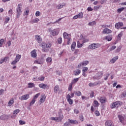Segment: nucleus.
<instances>
[{"label":"nucleus","instance_id":"20","mask_svg":"<svg viewBox=\"0 0 126 126\" xmlns=\"http://www.w3.org/2000/svg\"><path fill=\"white\" fill-rule=\"evenodd\" d=\"M122 26H124V23L122 22H119L115 24V27L117 29H119V28H121Z\"/></svg>","mask_w":126,"mask_h":126},{"label":"nucleus","instance_id":"5","mask_svg":"<svg viewBox=\"0 0 126 126\" xmlns=\"http://www.w3.org/2000/svg\"><path fill=\"white\" fill-rule=\"evenodd\" d=\"M123 105V103L120 101H116L112 103L110 105V108L111 109H115V108H118L120 107V106H122Z\"/></svg>","mask_w":126,"mask_h":126},{"label":"nucleus","instance_id":"13","mask_svg":"<svg viewBox=\"0 0 126 126\" xmlns=\"http://www.w3.org/2000/svg\"><path fill=\"white\" fill-rule=\"evenodd\" d=\"M66 99L67 102L69 103L70 105H72V104H73V100L71 99V96H70V95H69V94L67 95Z\"/></svg>","mask_w":126,"mask_h":126},{"label":"nucleus","instance_id":"40","mask_svg":"<svg viewBox=\"0 0 126 126\" xmlns=\"http://www.w3.org/2000/svg\"><path fill=\"white\" fill-rule=\"evenodd\" d=\"M8 59H9V58L6 57L2 58V60H3V63H7V62H8Z\"/></svg>","mask_w":126,"mask_h":126},{"label":"nucleus","instance_id":"50","mask_svg":"<svg viewBox=\"0 0 126 126\" xmlns=\"http://www.w3.org/2000/svg\"><path fill=\"white\" fill-rule=\"evenodd\" d=\"M100 7H102V6H101V5L95 6L94 7V10H98Z\"/></svg>","mask_w":126,"mask_h":126},{"label":"nucleus","instance_id":"51","mask_svg":"<svg viewBox=\"0 0 126 126\" xmlns=\"http://www.w3.org/2000/svg\"><path fill=\"white\" fill-rule=\"evenodd\" d=\"M39 15H41V12L39 11H37L35 12V16H36V17H38Z\"/></svg>","mask_w":126,"mask_h":126},{"label":"nucleus","instance_id":"61","mask_svg":"<svg viewBox=\"0 0 126 126\" xmlns=\"http://www.w3.org/2000/svg\"><path fill=\"white\" fill-rule=\"evenodd\" d=\"M117 48V46L114 45L112 46L111 48H110V51H114V50H115V49H116Z\"/></svg>","mask_w":126,"mask_h":126},{"label":"nucleus","instance_id":"27","mask_svg":"<svg viewBox=\"0 0 126 126\" xmlns=\"http://www.w3.org/2000/svg\"><path fill=\"white\" fill-rule=\"evenodd\" d=\"M54 93H58V91H60V86L58 85H56L54 88Z\"/></svg>","mask_w":126,"mask_h":126},{"label":"nucleus","instance_id":"7","mask_svg":"<svg viewBox=\"0 0 126 126\" xmlns=\"http://www.w3.org/2000/svg\"><path fill=\"white\" fill-rule=\"evenodd\" d=\"M99 107V102H98V101L95 100L94 101V105H92L91 107V111L92 112H94L95 111V109H94V107Z\"/></svg>","mask_w":126,"mask_h":126},{"label":"nucleus","instance_id":"6","mask_svg":"<svg viewBox=\"0 0 126 126\" xmlns=\"http://www.w3.org/2000/svg\"><path fill=\"white\" fill-rule=\"evenodd\" d=\"M18 7L16 9L17 11V18H19V16L21 15V13H22V11H21V5L20 4H19L18 5Z\"/></svg>","mask_w":126,"mask_h":126},{"label":"nucleus","instance_id":"24","mask_svg":"<svg viewBox=\"0 0 126 126\" xmlns=\"http://www.w3.org/2000/svg\"><path fill=\"white\" fill-rule=\"evenodd\" d=\"M99 84H100V83L98 82L94 83H90L89 84V86H90V87H93L94 86H97V85H99Z\"/></svg>","mask_w":126,"mask_h":126},{"label":"nucleus","instance_id":"58","mask_svg":"<svg viewBox=\"0 0 126 126\" xmlns=\"http://www.w3.org/2000/svg\"><path fill=\"white\" fill-rule=\"evenodd\" d=\"M6 44L8 45V47H10V46H11V41H8L6 43Z\"/></svg>","mask_w":126,"mask_h":126},{"label":"nucleus","instance_id":"16","mask_svg":"<svg viewBox=\"0 0 126 126\" xmlns=\"http://www.w3.org/2000/svg\"><path fill=\"white\" fill-rule=\"evenodd\" d=\"M102 75H103V72L99 71L96 74L95 76V78H96V79H100L101 77H102Z\"/></svg>","mask_w":126,"mask_h":126},{"label":"nucleus","instance_id":"63","mask_svg":"<svg viewBox=\"0 0 126 126\" xmlns=\"http://www.w3.org/2000/svg\"><path fill=\"white\" fill-rule=\"evenodd\" d=\"M17 63H18V62L15 59V60L11 63V64H16Z\"/></svg>","mask_w":126,"mask_h":126},{"label":"nucleus","instance_id":"49","mask_svg":"<svg viewBox=\"0 0 126 126\" xmlns=\"http://www.w3.org/2000/svg\"><path fill=\"white\" fill-rule=\"evenodd\" d=\"M9 20H10V18H9V17H6L5 19L4 23H5V24L8 23V21H9Z\"/></svg>","mask_w":126,"mask_h":126},{"label":"nucleus","instance_id":"1","mask_svg":"<svg viewBox=\"0 0 126 126\" xmlns=\"http://www.w3.org/2000/svg\"><path fill=\"white\" fill-rule=\"evenodd\" d=\"M63 119V111L62 109H60L58 111V117H51L50 120L51 121H55L58 123L61 122Z\"/></svg>","mask_w":126,"mask_h":126},{"label":"nucleus","instance_id":"8","mask_svg":"<svg viewBox=\"0 0 126 126\" xmlns=\"http://www.w3.org/2000/svg\"><path fill=\"white\" fill-rule=\"evenodd\" d=\"M88 63H89V62L88 61H83V62L79 63L78 67V68H80L81 67H83V66H86Z\"/></svg>","mask_w":126,"mask_h":126},{"label":"nucleus","instance_id":"59","mask_svg":"<svg viewBox=\"0 0 126 126\" xmlns=\"http://www.w3.org/2000/svg\"><path fill=\"white\" fill-rule=\"evenodd\" d=\"M122 36H123V33L120 32V33L118 34V35L119 40H121V38H122Z\"/></svg>","mask_w":126,"mask_h":126},{"label":"nucleus","instance_id":"33","mask_svg":"<svg viewBox=\"0 0 126 126\" xmlns=\"http://www.w3.org/2000/svg\"><path fill=\"white\" fill-rule=\"evenodd\" d=\"M79 80V78H75V79L72 80L71 83L72 85L76 83V82H77V81H78Z\"/></svg>","mask_w":126,"mask_h":126},{"label":"nucleus","instance_id":"9","mask_svg":"<svg viewBox=\"0 0 126 126\" xmlns=\"http://www.w3.org/2000/svg\"><path fill=\"white\" fill-rule=\"evenodd\" d=\"M97 100H98V101H99V102H101V104H104V103H106V102H107V98L103 96L98 97Z\"/></svg>","mask_w":126,"mask_h":126},{"label":"nucleus","instance_id":"10","mask_svg":"<svg viewBox=\"0 0 126 126\" xmlns=\"http://www.w3.org/2000/svg\"><path fill=\"white\" fill-rule=\"evenodd\" d=\"M30 98V95L29 94H26L25 95H22L21 97H19L20 100H28Z\"/></svg>","mask_w":126,"mask_h":126},{"label":"nucleus","instance_id":"36","mask_svg":"<svg viewBox=\"0 0 126 126\" xmlns=\"http://www.w3.org/2000/svg\"><path fill=\"white\" fill-rule=\"evenodd\" d=\"M38 81H44L45 80V77L44 76H40L37 78Z\"/></svg>","mask_w":126,"mask_h":126},{"label":"nucleus","instance_id":"54","mask_svg":"<svg viewBox=\"0 0 126 126\" xmlns=\"http://www.w3.org/2000/svg\"><path fill=\"white\" fill-rule=\"evenodd\" d=\"M68 90L69 91H71L72 90V84L70 83L68 87Z\"/></svg>","mask_w":126,"mask_h":126},{"label":"nucleus","instance_id":"57","mask_svg":"<svg viewBox=\"0 0 126 126\" xmlns=\"http://www.w3.org/2000/svg\"><path fill=\"white\" fill-rule=\"evenodd\" d=\"M88 70V67H84L82 70V72H86Z\"/></svg>","mask_w":126,"mask_h":126},{"label":"nucleus","instance_id":"12","mask_svg":"<svg viewBox=\"0 0 126 126\" xmlns=\"http://www.w3.org/2000/svg\"><path fill=\"white\" fill-rule=\"evenodd\" d=\"M19 112H20V110L19 109H16L15 110H14L13 111V115L11 116V119H15V117H16V115L17 114H19Z\"/></svg>","mask_w":126,"mask_h":126},{"label":"nucleus","instance_id":"28","mask_svg":"<svg viewBox=\"0 0 126 126\" xmlns=\"http://www.w3.org/2000/svg\"><path fill=\"white\" fill-rule=\"evenodd\" d=\"M75 47H76V43L75 42H73L71 46V51L72 52H74V50H75Z\"/></svg>","mask_w":126,"mask_h":126},{"label":"nucleus","instance_id":"35","mask_svg":"<svg viewBox=\"0 0 126 126\" xmlns=\"http://www.w3.org/2000/svg\"><path fill=\"white\" fill-rule=\"evenodd\" d=\"M112 37L110 36L109 35L104 37V40H107L108 41H112Z\"/></svg>","mask_w":126,"mask_h":126},{"label":"nucleus","instance_id":"48","mask_svg":"<svg viewBox=\"0 0 126 126\" xmlns=\"http://www.w3.org/2000/svg\"><path fill=\"white\" fill-rule=\"evenodd\" d=\"M82 46H83V44H81L79 41H77V48H81Z\"/></svg>","mask_w":126,"mask_h":126},{"label":"nucleus","instance_id":"29","mask_svg":"<svg viewBox=\"0 0 126 126\" xmlns=\"http://www.w3.org/2000/svg\"><path fill=\"white\" fill-rule=\"evenodd\" d=\"M105 126H114L113 122L111 121H107L105 122Z\"/></svg>","mask_w":126,"mask_h":126},{"label":"nucleus","instance_id":"52","mask_svg":"<svg viewBox=\"0 0 126 126\" xmlns=\"http://www.w3.org/2000/svg\"><path fill=\"white\" fill-rule=\"evenodd\" d=\"M63 42V39L62 37H59L58 39V43L59 44H62V42Z\"/></svg>","mask_w":126,"mask_h":126},{"label":"nucleus","instance_id":"55","mask_svg":"<svg viewBox=\"0 0 126 126\" xmlns=\"http://www.w3.org/2000/svg\"><path fill=\"white\" fill-rule=\"evenodd\" d=\"M79 120L81 121V122H83V121H84V117H83V115H81L79 117Z\"/></svg>","mask_w":126,"mask_h":126},{"label":"nucleus","instance_id":"44","mask_svg":"<svg viewBox=\"0 0 126 126\" xmlns=\"http://www.w3.org/2000/svg\"><path fill=\"white\" fill-rule=\"evenodd\" d=\"M125 9V7H123L122 8H119L117 9V12L118 13H121L122 11H123Z\"/></svg>","mask_w":126,"mask_h":126},{"label":"nucleus","instance_id":"19","mask_svg":"<svg viewBox=\"0 0 126 126\" xmlns=\"http://www.w3.org/2000/svg\"><path fill=\"white\" fill-rule=\"evenodd\" d=\"M103 34H110L112 33V30L108 29V28H105L102 31Z\"/></svg>","mask_w":126,"mask_h":126},{"label":"nucleus","instance_id":"38","mask_svg":"<svg viewBox=\"0 0 126 126\" xmlns=\"http://www.w3.org/2000/svg\"><path fill=\"white\" fill-rule=\"evenodd\" d=\"M5 117H7V118H8V115H1L0 117V119L2 120H5Z\"/></svg>","mask_w":126,"mask_h":126},{"label":"nucleus","instance_id":"3","mask_svg":"<svg viewBox=\"0 0 126 126\" xmlns=\"http://www.w3.org/2000/svg\"><path fill=\"white\" fill-rule=\"evenodd\" d=\"M41 47L42 48V51L45 53V52L49 51V49H48L51 48V47H52V45H51V43L46 44V43H42Z\"/></svg>","mask_w":126,"mask_h":126},{"label":"nucleus","instance_id":"56","mask_svg":"<svg viewBox=\"0 0 126 126\" xmlns=\"http://www.w3.org/2000/svg\"><path fill=\"white\" fill-rule=\"evenodd\" d=\"M94 114L96 117H99V116H100V112L98 111H95Z\"/></svg>","mask_w":126,"mask_h":126},{"label":"nucleus","instance_id":"46","mask_svg":"<svg viewBox=\"0 0 126 126\" xmlns=\"http://www.w3.org/2000/svg\"><path fill=\"white\" fill-rule=\"evenodd\" d=\"M53 62V60H52V58L51 57H48L46 59V62L49 63H52Z\"/></svg>","mask_w":126,"mask_h":126},{"label":"nucleus","instance_id":"30","mask_svg":"<svg viewBox=\"0 0 126 126\" xmlns=\"http://www.w3.org/2000/svg\"><path fill=\"white\" fill-rule=\"evenodd\" d=\"M64 5H65L64 3H62L61 4H59V5H58L56 8H57V9H61L63 8V6H64Z\"/></svg>","mask_w":126,"mask_h":126},{"label":"nucleus","instance_id":"26","mask_svg":"<svg viewBox=\"0 0 126 126\" xmlns=\"http://www.w3.org/2000/svg\"><path fill=\"white\" fill-rule=\"evenodd\" d=\"M13 103H14V99H13V98H12L10 99V100L9 101L8 103V107H11V106L12 105V104H13Z\"/></svg>","mask_w":126,"mask_h":126},{"label":"nucleus","instance_id":"42","mask_svg":"<svg viewBox=\"0 0 126 126\" xmlns=\"http://www.w3.org/2000/svg\"><path fill=\"white\" fill-rule=\"evenodd\" d=\"M95 24H96V22H95V21H94L92 22H90L88 24L89 26H94V25H95Z\"/></svg>","mask_w":126,"mask_h":126},{"label":"nucleus","instance_id":"53","mask_svg":"<svg viewBox=\"0 0 126 126\" xmlns=\"http://www.w3.org/2000/svg\"><path fill=\"white\" fill-rule=\"evenodd\" d=\"M67 40H68L67 42V45H70V43H71V41H72L71 38H70V37L69 38H67Z\"/></svg>","mask_w":126,"mask_h":126},{"label":"nucleus","instance_id":"64","mask_svg":"<svg viewBox=\"0 0 126 126\" xmlns=\"http://www.w3.org/2000/svg\"><path fill=\"white\" fill-rule=\"evenodd\" d=\"M87 10H88V11H92L93 9H92V7H89L87 8Z\"/></svg>","mask_w":126,"mask_h":126},{"label":"nucleus","instance_id":"22","mask_svg":"<svg viewBox=\"0 0 126 126\" xmlns=\"http://www.w3.org/2000/svg\"><path fill=\"white\" fill-rule=\"evenodd\" d=\"M119 59V56H115L113 58L110 60L111 63H115Z\"/></svg>","mask_w":126,"mask_h":126},{"label":"nucleus","instance_id":"34","mask_svg":"<svg viewBox=\"0 0 126 126\" xmlns=\"http://www.w3.org/2000/svg\"><path fill=\"white\" fill-rule=\"evenodd\" d=\"M21 59V55L17 54L16 56L15 59L17 61L19 62Z\"/></svg>","mask_w":126,"mask_h":126},{"label":"nucleus","instance_id":"62","mask_svg":"<svg viewBox=\"0 0 126 126\" xmlns=\"http://www.w3.org/2000/svg\"><path fill=\"white\" fill-rule=\"evenodd\" d=\"M34 63H37L38 64H41V62L39 60H35L34 62Z\"/></svg>","mask_w":126,"mask_h":126},{"label":"nucleus","instance_id":"37","mask_svg":"<svg viewBox=\"0 0 126 126\" xmlns=\"http://www.w3.org/2000/svg\"><path fill=\"white\" fill-rule=\"evenodd\" d=\"M121 50H122V46L120 45L117 47V49L115 50V53H120Z\"/></svg>","mask_w":126,"mask_h":126},{"label":"nucleus","instance_id":"23","mask_svg":"<svg viewBox=\"0 0 126 126\" xmlns=\"http://www.w3.org/2000/svg\"><path fill=\"white\" fill-rule=\"evenodd\" d=\"M34 37L35 38L36 41H37L38 43H41V42H42V38L41 37V36H40V35H35Z\"/></svg>","mask_w":126,"mask_h":126},{"label":"nucleus","instance_id":"18","mask_svg":"<svg viewBox=\"0 0 126 126\" xmlns=\"http://www.w3.org/2000/svg\"><path fill=\"white\" fill-rule=\"evenodd\" d=\"M118 119L122 124H124L125 123V116H123L122 115H118Z\"/></svg>","mask_w":126,"mask_h":126},{"label":"nucleus","instance_id":"15","mask_svg":"<svg viewBox=\"0 0 126 126\" xmlns=\"http://www.w3.org/2000/svg\"><path fill=\"white\" fill-rule=\"evenodd\" d=\"M46 101V95L44 94L41 95L40 99L39 100V102L40 104H43L44 102Z\"/></svg>","mask_w":126,"mask_h":126},{"label":"nucleus","instance_id":"17","mask_svg":"<svg viewBox=\"0 0 126 126\" xmlns=\"http://www.w3.org/2000/svg\"><path fill=\"white\" fill-rule=\"evenodd\" d=\"M31 57L32 58H36L37 57V50L36 49L33 50L31 52Z\"/></svg>","mask_w":126,"mask_h":126},{"label":"nucleus","instance_id":"47","mask_svg":"<svg viewBox=\"0 0 126 126\" xmlns=\"http://www.w3.org/2000/svg\"><path fill=\"white\" fill-rule=\"evenodd\" d=\"M40 95H41V94L40 93L36 94L35 95L33 96V98L36 100V99H37V98H38V97H39Z\"/></svg>","mask_w":126,"mask_h":126},{"label":"nucleus","instance_id":"2","mask_svg":"<svg viewBox=\"0 0 126 126\" xmlns=\"http://www.w3.org/2000/svg\"><path fill=\"white\" fill-rule=\"evenodd\" d=\"M48 31L52 36H57V35H59V33H60V29L57 28L52 30V29L49 28L48 29Z\"/></svg>","mask_w":126,"mask_h":126},{"label":"nucleus","instance_id":"25","mask_svg":"<svg viewBox=\"0 0 126 126\" xmlns=\"http://www.w3.org/2000/svg\"><path fill=\"white\" fill-rule=\"evenodd\" d=\"M63 36L64 39H68L70 38V34L67 33L66 32H64L63 33Z\"/></svg>","mask_w":126,"mask_h":126},{"label":"nucleus","instance_id":"4","mask_svg":"<svg viewBox=\"0 0 126 126\" xmlns=\"http://www.w3.org/2000/svg\"><path fill=\"white\" fill-rule=\"evenodd\" d=\"M100 47H101V44L99 43H92L88 47V50H95Z\"/></svg>","mask_w":126,"mask_h":126},{"label":"nucleus","instance_id":"41","mask_svg":"<svg viewBox=\"0 0 126 126\" xmlns=\"http://www.w3.org/2000/svg\"><path fill=\"white\" fill-rule=\"evenodd\" d=\"M36 102V99L34 98H32V101L30 103V106H33L34 104H35V102Z\"/></svg>","mask_w":126,"mask_h":126},{"label":"nucleus","instance_id":"43","mask_svg":"<svg viewBox=\"0 0 126 126\" xmlns=\"http://www.w3.org/2000/svg\"><path fill=\"white\" fill-rule=\"evenodd\" d=\"M32 23H38V22H39V19L37 18H35L32 20Z\"/></svg>","mask_w":126,"mask_h":126},{"label":"nucleus","instance_id":"39","mask_svg":"<svg viewBox=\"0 0 126 126\" xmlns=\"http://www.w3.org/2000/svg\"><path fill=\"white\" fill-rule=\"evenodd\" d=\"M3 43H4V39L3 38H1L0 40V48H1L2 47Z\"/></svg>","mask_w":126,"mask_h":126},{"label":"nucleus","instance_id":"14","mask_svg":"<svg viewBox=\"0 0 126 126\" xmlns=\"http://www.w3.org/2000/svg\"><path fill=\"white\" fill-rule=\"evenodd\" d=\"M39 87L42 89H48L49 88V85L45 84L44 83H41L38 85Z\"/></svg>","mask_w":126,"mask_h":126},{"label":"nucleus","instance_id":"11","mask_svg":"<svg viewBox=\"0 0 126 126\" xmlns=\"http://www.w3.org/2000/svg\"><path fill=\"white\" fill-rule=\"evenodd\" d=\"M78 18H79V19H81V18H83V12H80L78 15H76L73 17V19H77Z\"/></svg>","mask_w":126,"mask_h":126},{"label":"nucleus","instance_id":"60","mask_svg":"<svg viewBox=\"0 0 126 126\" xmlns=\"http://www.w3.org/2000/svg\"><path fill=\"white\" fill-rule=\"evenodd\" d=\"M74 114H76V115H77L78 114H79V110L75 109L74 110Z\"/></svg>","mask_w":126,"mask_h":126},{"label":"nucleus","instance_id":"21","mask_svg":"<svg viewBox=\"0 0 126 126\" xmlns=\"http://www.w3.org/2000/svg\"><path fill=\"white\" fill-rule=\"evenodd\" d=\"M68 121L71 125H78V124H79L78 121L77 120H73L68 119Z\"/></svg>","mask_w":126,"mask_h":126},{"label":"nucleus","instance_id":"32","mask_svg":"<svg viewBox=\"0 0 126 126\" xmlns=\"http://www.w3.org/2000/svg\"><path fill=\"white\" fill-rule=\"evenodd\" d=\"M28 88H33V87H35V84L33 83H29L28 84Z\"/></svg>","mask_w":126,"mask_h":126},{"label":"nucleus","instance_id":"31","mask_svg":"<svg viewBox=\"0 0 126 126\" xmlns=\"http://www.w3.org/2000/svg\"><path fill=\"white\" fill-rule=\"evenodd\" d=\"M74 75L75 76H77V75H79V74H80V73H81V70H80V69H76L75 71H74Z\"/></svg>","mask_w":126,"mask_h":126},{"label":"nucleus","instance_id":"45","mask_svg":"<svg viewBox=\"0 0 126 126\" xmlns=\"http://www.w3.org/2000/svg\"><path fill=\"white\" fill-rule=\"evenodd\" d=\"M74 94L76 96H81V92L79 91H75Z\"/></svg>","mask_w":126,"mask_h":126}]
</instances>
